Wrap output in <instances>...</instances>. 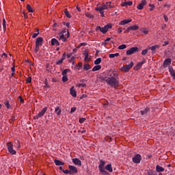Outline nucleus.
Returning <instances> with one entry per match:
<instances>
[{"mask_svg":"<svg viewBox=\"0 0 175 175\" xmlns=\"http://www.w3.org/2000/svg\"><path fill=\"white\" fill-rule=\"evenodd\" d=\"M104 76L102 80L106 81L107 84L112 88H117L120 85V77L117 71L109 70L104 73Z\"/></svg>","mask_w":175,"mask_h":175,"instance_id":"obj_1","label":"nucleus"},{"mask_svg":"<svg viewBox=\"0 0 175 175\" xmlns=\"http://www.w3.org/2000/svg\"><path fill=\"white\" fill-rule=\"evenodd\" d=\"M43 44V38L38 37L36 40V47L34 49L35 53H38L39 51V49L40 46Z\"/></svg>","mask_w":175,"mask_h":175,"instance_id":"obj_2","label":"nucleus"},{"mask_svg":"<svg viewBox=\"0 0 175 175\" xmlns=\"http://www.w3.org/2000/svg\"><path fill=\"white\" fill-rule=\"evenodd\" d=\"M7 147L10 154H11L12 155H16V152L14 150V149H13V144H12V142H8L7 144Z\"/></svg>","mask_w":175,"mask_h":175,"instance_id":"obj_3","label":"nucleus"},{"mask_svg":"<svg viewBox=\"0 0 175 175\" xmlns=\"http://www.w3.org/2000/svg\"><path fill=\"white\" fill-rule=\"evenodd\" d=\"M137 51H139V48L137 46L132 47L126 51V55H132V54H135Z\"/></svg>","mask_w":175,"mask_h":175,"instance_id":"obj_4","label":"nucleus"},{"mask_svg":"<svg viewBox=\"0 0 175 175\" xmlns=\"http://www.w3.org/2000/svg\"><path fill=\"white\" fill-rule=\"evenodd\" d=\"M133 67V63L131 62L129 64L121 68L122 72H129L130 69Z\"/></svg>","mask_w":175,"mask_h":175,"instance_id":"obj_5","label":"nucleus"},{"mask_svg":"<svg viewBox=\"0 0 175 175\" xmlns=\"http://www.w3.org/2000/svg\"><path fill=\"white\" fill-rule=\"evenodd\" d=\"M142 161V155L137 154L134 157H133V162L134 163H139Z\"/></svg>","mask_w":175,"mask_h":175,"instance_id":"obj_6","label":"nucleus"},{"mask_svg":"<svg viewBox=\"0 0 175 175\" xmlns=\"http://www.w3.org/2000/svg\"><path fill=\"white\" fill-rule=\"evenodd\" d=\"M68 169L70 170V174H76L77 173V167L73 165H68Z\"/></svg>","mask_w":175,"mask_h":175,"instance_id":"obj_7","label":"nucleus"},{"mask_svg":"<svg viewBox=\"0 0 175 175\" xmlns=\"http://www.w3.org/2000/svg\"><path fill=\"white\" fill-rule=\"evenodd\" d=\"M139 29V26L137 25H133L127 27L126 31H124V33H126V32H129V31H137Z\"/></svg>","mask_w":175,"mask_h":175,"instance_id":"obj_8","label":"nucleus"},{"mask_svg":"<svg viewBox=\"0 0 175 175\" xmlns=\"http://www.w3.org/2000/svg\"><path fill=\"white\" fill-rule=\"evenodd\" d=\"M146 5H147V1L146 0H142V3H139L137 6V8L138 9V10H143V8H144V6H146Z\"/></svg>","mask_w":175,"mask_h":175,"instance_id":"obj_9","label":"nucleus"},{"mask_svg":"<svg viewBox=\"0 0 175 175\" xmlns=\"http://www.w3.org/2000/svg\"><path fill=\"white\" fill-rule=\"evenodd\" d=\"M171 64H172V59H170V58L165 59L163 61V68H167L168 66V65H170Z\"/></svg>","mask_w":175,"mask_h":175,"instance_id":"obj_10","label":"nucleus"},{"mask_svg":"<svg viewBox=\"0 0 175 175\" xmlns=\"http://www.w3.org/2000/svg\"><path fill=\"white\" fill-rule=\"evenodd\" d=\"M96 31H100V32H102V33L104 34L107 32L105 26H104L103 27H100V26H97L96 28Z\"/></svg>","mask_w":175,"mask_h":175,"instance_id":"obj_11","label":"nucleus"},{"mask_svg":"<svg viewBox=\"0 0 175 175\" xmlns=\"http://www.w3.org/2000/svg\"><path fill=\"white\" fill-rule=\"evenodd\" d=\"M70 94L73 96V98H76V96H77V92H76V90H75V86L71 87L70 89Z\"/></svg>","mask_w":175,"mask_h":175,"instance_id":"obj_12","label":"nucleus"},{"mask_svg":"<svg viewBox=\"0 0 175 175\" xmlns=\"http://www.w3.org/2000/svg\"><path fill=\"white\" fill-rule=\"evenodd\" d=\"M51 46H59V42L56 38H52L51 40Z\"/></svg>","mask_w":175,"mask_h":175,"instance_id":"obj_13","label":"nucleus"},{"mask_svg":"<svg viewBox=\"0 0 175 175\" xmlns=\"http://www.w3.org/2000/svg\"><path fill=\"white\" fill-rule=\"evenodd\" d=\"M131 22H132V19L123 20L119 23V25H126V24H129V23H131Z\"/></svg>","mask_w":175,"mask_h":175,"instance_id":"obj_14","label":"nucleus"},{"mask_svg":"<svg viewBox=\"0 0 175 175\" xmlns=\"http://www.w3.org/2000/svg\"><path fill=\"white\" fill-rule=\"evenodd\" d=\"M141 116H146V114H149L150 108L146 107L144 110L140 111Z\"/></svg>","mask_w":175,"mask_h":175,"instance_id":"obj_15","label":"nucleus"},{"mask_svg":"<svg viewBox=\"0 0 175 175\" xmlns=\"http://www.w3.org/2000/svg\"><path fill=\"white\" fill-rule=\"evenodd\" d=\"M105 164H106V162H105V161L100 160V164L98 165V170H102L105 169Z\"/></svg>","mask_w":175,"mask_h":175,"instance_id":"obj_16","label":"nucleus"},{"mask_svg":"<svg viewBox=\"0 0 175 175\" xmlns=\"http://www.w3.org/2000/svg\"><path fill=\"white\" fill-rule=\"evenodd\" d=\"M59 36L57 37V39H58V40H62V42L64 43H65V42L67 40L66 38H65V35L64 34H59Z\"/></svg>","mask_w":175,"mask_h":175,"instance_id":"obj_17","label":"nucleus"},{"mask_svg":"<svg viewBox=\"0 0 175 175\" xmlns=\"http://www.w3.org/2000/svg\"><path fill=\"white\" fill-rule=\"evenodd\" d=\"M72 162L75 163V165H77L78 166H81V161H80V159L77 158L72 159Z\"/></svg>","mask_w":175,"mask_h":175,"instance_id":"obj_18","label":"nucleus"},{"mask_svg":"<svg viewBox=\"0 0 175 175\" xmlns=\"http://www.w3.org/2000/svg\"><path fill=\"white\" fill-rule=\"evenodd\" d=\"M104 169L109 172V173H113V167H111V164L107 165Z\"/></svg>","mask_w":175,"mask_h":175,"instance_id":"obj_19","label":"nucleus"},{"mask_svg":"<svg viewBox=\"0 0 175 175\" xmlns=\"http://www.w3.org/2000/svg\"><path fill=\"white\" fill-rule=\"evenodd\" d=\"M54 162H55V164L56 165V166H64V165H65V163H64L58 159H55Z\"/></svg>","mask_w":175,"mask_h":175,"instance_id":"obj_20","label":"nucleus"},{"mask_svg":"<svg viewBox=\"0 0 175 175\" xmlns=\"http://www.w3.org/2000/svg\"><path fill=\"white\" fill-rule=\"evenodd\" d=\"M156 170H157V172L158 173H161V172H165V168H163V167H161V166L157 165L156 166Z\"/></svg>","mask_w":175,"mask_h":175,"instance_id":"obj_21","label":"nucleus"},{"mask_svg":"<svg viewBox=\"0 0 175 175\" xmlns=\"http://www.w3.org/2000/svg\"><path fill=\"white\" fill-rule=\"evenodd\" d=\"M46 111H47V107L42 109V111L39 112L38 116L40 117H43V115L46 113Z\"/></svg>","mask_w":175,"mask_h":175,"instance_id":"obj_22","label":"nucleus"},{"mask_svg":"<svg viewBox=\"0 0 175 175\" xmlns=\"http://www.w3.org/2000/svg\"><path fill=\"white\" fill-rule=\"evenodd\" d=\"M55 114H57V116H61L62 113V110H61V108L59 107H57L55 109Z\"/></svg>","mask_w":175,"mask_h":175,"instance_id":"obj_23","label":"nucleus"},{"mask_svg":"<svg viewBox=\"0 0 175 175\" xmlns=\"http://www.w3.org/2000/svg\"><path fill=\"white\" fill-rule=\"evenodd\" d=\"M153 53H157V49H159V45H154L149 48Z\"/></svg>","mask_w":175,"mask_h":175,"instance_id":"obj_24","label":"nucleus"},{"mask_svg":"<svg viewBox=\"0 0 175 175\" xmlns=\"http://www.w3.org/2000/svg\"><path fill=\"white\" fill-rule=\"evenodd\" d=\"M133 2L132 1H124L122 3V6H132Z\"/></svg>","mask_w":175,"mask_h":175,"instance_id":"obj_25","label":"nucleus"},{"mask_svg":"<svg viewBox=\"0 0 175 175\" xmlns=\"http://www.w3.org/2000/svg\"><path fill=\"white\" fill-rule=\"evenodd\" d=\"M100 69H102V66L96 64V66H95L92 70V72H96L97 70H100Z\"/></svg>","mask_w":175,"mask_h":175,"instance_id":"obj_26","label":"nucleus"},{"mask_svg":"<svg viewBox=\"0 0 175 175\" xmlns=\"http://www.w3.org/2000/svg\"><path fill=\"white\" fill-rule=\"evenodd\" d=\"M100 173L103 175H110V173L107 172V171L105 170V168L99 170Z\"/></svg>","mask_w":175,"mask_h":175,"instance_id":"obj_27","label":"nucleus"},{"mask_svg":"<svg viewBox=\"0 0 175 175\" xmlns=\"http://www.w3.org/2000/svg\"><path fill=\"white\" fill-rule=\"evenodd\" d=\"M157 171H154L152 170H149L148 171V175H157Z\"/></svg>","mask_w":175,"mask_h":175,"instance_id":"obj_28","label":"nucleus"},{"mask_svg":"<svg viewBox=\"0 0 175 175\" xmlns=\"http://www.w3.org/2000/svg\"><path fill=\"white\" fill-rule=\"evenodd\" d=\"M27 10H28L29 13H33V9H32V7L29 4L27 5Z\"/></svg>","mask_w":175,"mask_h":175,"instance_id":"obj_29","label":"nucleus"},{"mask_svg":"<svg viewBox=\"0 0 175 175\" xmlns=\"http://www.w3.org/2000/svg\"><path fill=\"white\" fill-rule=\"evenodd\" d=\"M83 68V63L79 62L77 66H75V69H77V70H80Z\"/></svg>","mask_w":175,"mask_h":175,"instance_id":"obj_30","label":"nucleus"},{"mask_svg":"<svg viewBox=\"0 0 175 175\" xmlns=\"http://www.w3.org/2000/svg\"><path fill=\"white\" fill-rule=\"evenodd\" d=\"M120 55V53H111L109 54V57L110 58H115V57H118Z\"/></svg>","mask_w":175,"mask_h":175,"instance_id":"obj_31","label":"nucleus"},{"mask_svg":"<svg viewBox=\"0 0 175 175\" xmlns=\"http://www.w3.org/2000/svg\"><path fill=\"white\" fill-rule=\"evenodd\" d=\"M105 27V29H107V31H109V29H111V28H113V25H111V23H109V24L106 25Z\"/></svg>","mask_w":175,"mask_h":175,"instance_id":"obj_32","label":"nucleus"},{"mask_svg":"<svg viewBox=\"0 0 175 175\" xmlns=\"http://www.w3.org/2000/svg\"><path fill=\"white\" fill-rule=\"evenodd\" d=\"M100 62H102V59L100 57H99L94 61V64L99 65V64H100Z\"/></svg>","mask_w":175,"mask_h":175,"instance_id":"obj_33","label":"nucleus"},{"mask_svg":"<svg viewBox=\"0 0 175 175\" xmlns=\"http://www.w3.org/2000/svg\"><path fill=\"white\" fill-rule=\"evenodd\" d=\"M64 14H66V17H68V18H72V16H70V14L69 13V11H68V10H64Z\"/></svg>","mask_w":175,"mask_h":175,"instance_id":"obj_34","label":"nucleus"},{"mask_svg":"<svg viewBox=\"0 0 175 175\" xmlns=\"http://www.w3.org/2000/svg\"><path fill=\"white\" fill-rule=\"evenodd\" d=\"M68 72H70V69H65L62 72V75L63 76H66V75H68Z\"/></svg>","mask_w":175,"mask_h":175,"instance_id":"obj_35","label":"nucleus"},{"mask_svg":"<svg viewBox=\"0 0 175 175\" xmlns=\"http://www.w3.org/2000/svg\"><path fill=\"white\" fill-rule=\"evenodd\" d=\"M83 69H85V70H89V69H91V66H90V64H84Z\"/></svg>","mask_w":175,"mask_h":175,"instance_id":"obj_36","label":"nucleus"},{"mask_svg":"<svg viewBox=\"0 0 175 175\" xmlns=\"http://www.w3.org/2000/svg\"><path fill=\"white\" fill-rule=\"evenodd\" d=\"M3 31H6V20L5 18L3 19Z\"/></svg>","mask_w":175,"mask_h":175,"instance_id":"obj_37","label":"nucleus"},{"mask_svg":"<svg viewBox=\"0 0 175 175\" xmlns=\"http://www.w3.org/2000/svg\"><path fill=\"white\" fill-rule=\"evenodd\" d=\"M142 66H143V64H142V62H138L137 64L136 67H135V69H140V68H142Z\"/></svg>","mask_w":175,"mask_h":175,"instance_id":"obj_38","label":"nucleus"},{"mask_svg":"<svg viewBox=\"0 0 175 175\" xmlns=\"http://www.w3.org/2000/svg\"><path fill=\"white\" fill-rule=\"evenodd\" d=\"M141 31L144 33V35H147L148 33V29L146 28H143L141 29Z\"/></svg>","mask_w":175,"mask_h":175,"instance_id":"obj_39","label":"nucleus"},{"mask_svg":"<svg viewBox=\"0 0 175 175\" xmlns=\"http://www.w3.org/2000/svg\"><path fill=\"white\" fill-rule=\"evenodd\" d=\"M85 16L88 18H94V15L91 13H85Z\"/></svg>","mask_w":175,"mask_h":175,"instance_id":"obj_40","label":"nucleus"},{"mask_svg":"<svg viewBox=\"0 0 175 175\" xmlns=\"http://www.w3.org/2000/svg\"><path fill=\"white\" fill-rule=\"evenodd\" d=\"M44 84L45 85L44 86V88H50V85H49V82H47V79H45Z\"/></svg>","mask_w":175,"mask_h":175,"instance_id":"obj_41","label":"nucleus"},{"mask_svg":"<svg viewBox=\"0 0 175 175\" xmlns=\"http://www.w3.org/2000/svg\"><path fill=\"white\" fill-rule=\"evenodd\" d=\"M125 49H126V44H122V45L118 46L119 50H124Z\"/></svg>","mask_w":175,"mask_h":175,"instance_id":"obj_42","label":"nucleus"},{"mask_svg":"<svg viewBox=\"0 0 175 175\" xmlns=\"http://www.w3.org/2000/svg\"><path fill=\"white\" fill-rule=\"evenodd\" d=\"M62 81H63V83H66V81H68V76L67 75H63Z\"/></svg>","mask_w":175,"mask_h":175,"instance_id":"obj_43","label":"nucleus"},{"mask_svg":"<svg viewBox=\"0 0 175 175\" xmlns=\"http://www.w3.org/2000/svg\"><path fill=\"white\" fill-rule=\"evenodd\" d=\"M4 105L7 107V109H10L11 106H10V104L9 103V101L5 102Z\"/></svg>","mask_w":175,"mask_h":175,"instance_id":"obj_44","label":"nucleus"},{"mask_svg":"<svg viewBox=\"0 0 175 175\" xmlns=\"http://www.w3.org/2000/svg\"><path fill=\"white\" fill-rule=\"evenodd\" d=\"M38 35H39V29H37V33H33V35H32L33 39H35V38H36L38 36Z\"/></svg>","mask_w":175,"mask_h":175,"instance_id":"obj_45","label":"nucleus"},{"mask_svg":"<svg viewBox=\"0 0 175 175\" xmlns=\"http://www.w3.org/2000/svg\"><path fill=\"white\" fill-rule=\"evenodd\" d=\"M64 60L63 59H60L57 60L56 62V65H61V64H62V62H64Z\"/></svg>","mask_w":175,"mask_h":175,"instance_id":"obj_46","label":"nucleus"},{"mask_svg":"<svg viewBox=\"0 0 175 175\" xmlns=\"http://www.w3.org/2000/svg\"><path fill=\"white\" fill-rule=\"evenodd\" d=\"M77 108L76 107H71V109H70V113L71 114H73V113H75L76 111V109Z\"/></svg>","mask_w":175,"mask_h":175,"instance_id":"obj_47","label":"nucleus"},{"mask_svg":"<svg viewBox=\"0 0 175 175\" xmlns=\"http://www.w3.org/2000/svg\"><path fill=\"white\" fill-rule=\"evenodd\" d=\"M149 6L150 8H150V11L152 12L154 10V8H155V5L150 3Z\"/></svg>","mask_w":175,"mask_h":175,"instance_id":"obj_48","label":"nucleus"},{"mask_svg":"<svg viewBox=\"0 0 175 175\" xmlns=\"http://www.w3.org/2000/svg\"><path fill=\"white\" fill-rule=\"evenodd\" d=\"M85 120H86L85 118H81L79 119V122H80V124H83Z\"/></svg>","mask_w":175,"mask_h":175,"instance_id":"obj_49","label":"nucleus"},{"mask_svg":"<svg viewBox=\"0 0 175 175\" xmlns=\"http://www.w3.org/2000/svg\"><path fill=\"white\" fill-rule=\"evenodd\" d=\"M83 55H84V57H89L90 53H88V51H84Z\"/></svg>","mask_w":175,"mask_h":175,"instance_id":"obj_50","label":"nucleus"},{"mask_svg":"<svg viewBox=\"0 0 175 175\" xmlns=\"http://www.w3.org/2000/svg\"><path fill=\"white\" fill-rule=\"evenodd\" d=\"M148 53V49H145L142 51V55H146Z\"/></svg>","mask_w":175,"mask_h":175,"instance_id":"obj_51","label":"nucleus"},{"mask_svg":"<svg viewBox=\"0 0 175 175\" xmlns=\"http://www.w3.org/2000/svg\"><path fill=\"white\" fill-rule=\"evenodd\" d=\"M31 81H32V78L31 77H27L26 80V83H31Z\"/></svg>","mask_w":175,"mask_h":175,"instance_id":"obj_52","label":"nucleus"},{"mask_svg":"<svg viewBox=\"0 0 175 175\" xmlns=\"http://www.w3.org/2000/svg\"><path fill=\"white\" fill-rule=\"evenodd\" d=\"M96 10L97 12H103V8H102L101 6H99V7L96 8Z\"/></svg>","mask_w":175,"mask_h":175,"instance_id":"obj_53","label":"nucleus"},{"mask_svg":"<svg viewBox=\"0 0 175 175\" xmlns=\"http://www.w3.org/2000/svg\"><path fill=\"white\" fill-rule=\"evenodd\" d=\"M169 72H170V73H171L172 75H173V73H175L173 68H170V67L169 68Z\"/></svg>","mask_w":175,"mask_h":175,"instance_id":"obj_54","label":"nucleus"},{"mask_svg":"<svg viewBox=\"0 0 175 175\" xmlns=\"http://www.w3.org/2000/svg\"><path fill=\"white\" fill-rule=\"evenodd\" d=\"M63 173H65V174H70V171L68 170H62Z\"/></svg>","mask_w":175,"mask_h":175,"instance_id":"obj_55","label":"nucleus"},{"mask_svg":"<svg viewBox=\"0 0 175 175\" xmlns=\"http://www.w3.org/2000/svg\"><path fill=\"white\" fill-rule=\"evenodd\" d=\"M101 8H102L103 10H107L109 8L107 7V5H102Z\"/></svg>","mask_w":175,"mask_h":175,"instance_id":"obj_56","label":"nucleus"},{"mask_svg":"<svg viewBox=\"0 0 175 175\" xmlns=\"http://www.w3.org/2000/svg\"><path fill=\"white\" fill-rule=\"evenodd\" d=\"M163 18H164V20H165V23H167V21H168V20H169V18H167V16L164 15V16H163Z\"/></svg>","mask_w":175,"mask_h":175,"instance_id":"obj_57","label":"nucleus"},{"mask_svg":"<svg viewBox=\"0 0 175 175\" xmlns=\"http://www.w3.org/2000/svg\"><path fill=\"white\" fill-rule=\"evenodd\" d=\"M111 38H107L105 40V44H107V42H110Z\"/></svg>","mask_w":175,"mask_h":175,"instance_id":"obj_58","label":"nucleus"},{"mask_svg":"<svg viewBox=\"0 0 175 175\" xmlns=\"http://www.w3.org/2000/svg\"><path fill=\"white\" fill-rule=\"evenodd\" d=\"M84 61H85V62H88V61H90V57H89V56H85V59H84Z\"/></svg>","mask_w":175,"mask_h":175,"instance_id":"obj_59","label":"nucleus"},{"mask_svg":"<svg viewBox=\"0 0 175 175\" xmlns=\"http://www.w3.org/2000/svg\"><path fill=\"white\" fill-rule=\"evenodd\" d=\"M33 118H34V120H39V118H40V116H39V114H38V115L35 116L33 117Z\"/></svg>","mask_w":175,"mask_h":175,"instance_id":"obj_60","label":"nucleus"},{"mask_svg":"<svg viewBox=\"0 0 175 175\" xmlns=\"http://www.w3.org/2000/svg\"><path fill=\"white\" fill-rule=\"evenodd\" d=\"M23 14L25 18H28V15L25 13V12H23Z\"/></svg>","mask_w":175,"mask_h":175,"instance_id":"obj_61","label":"nucleus"},{"mask_svg":"<svg viewBox=\"0 0 175 175\" xmlns=\"http://www.w3.org/2000/svg\"><path fill=\"white\" fill-rule=\"evenodd\" d=\"M64 25H66L68 28H69L70 24L69 23H64Z\"/></svg>","mask_w":175,"mask_h":175,"instance_id":"obj_62","label":"nucleus"},{"mask_svg":"<svg viewBox=\"0 0 175 175\" xmlns=\"http://www.w3.org/2000/svg\"><path fill=\"white\" fill-rule=\"evenodd\" d=\"M121 32H122V28L119 27V28L118 29V33H121Z\"/></svg>","mask_w":175,"mask_h":175,"instance_id":"obj_63","label":"nucleus"},{"mask_svg":"<svg viewBox=\"0 0 175 175\" xmlns=\"http://www.w3.org/2000/svg\"><path fill=\"white\" fill-rule=\"evenodd\" d=\"M18 98L20 99L21 103H24V99L23 98V97L19 96Z\"/></svg>","mask_w":175,"mask_h":175,"instance_id":"obj_64","label":"nucleus"}]
</instances>
